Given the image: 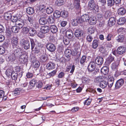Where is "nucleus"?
Returning a JSON list of instances; mask_svg holds the SVG:
<instances>
[{
	"mask_svg": "<svg viewBox=\"0 0 126 126\" xmlns=\"http://www.w3.org/2000/svg\"><path fill=\"white\" fill-rule=\"evenodd\" d=\"M62 16L64 17H66L68 16V13L65 11H62L61 12Z\"/></svg>",
	"mask_w": 126,
	"mask_h": 126,
	"instance_id": "obj_46",
	"label": "nucleus"
},
{
	"mask_svg": "<svg viewBox=\"0 0 126 126\" xmlns=\"http://www.w3.org/2000/svg\"><path fill=\"white\" fill-rule=\"evenodd\" d=\"M116 22V19L114 17L110 18L108 22V24L110 26H112L114 25Z\"/></svg>",
	"mask_w": 126,
	"mask_h": 126,
	"instance_id": "obj_18",
	"label": "nucleus"
},
{
	"mask_svg": "<svg viewBox=\"0 0 126 126\" xmlns=\"http://www.w3.org/2000/svg\"><path fill=\"white\" fill-rule=\"evenodd\" d=\"M26 12L29 14H32L34 12V9L31 7H29L27 8Z\"/></svg>",
	"mask_w": 126,
	"mask_h": 126,
	"instance_id": "obj_35",
	"label": "nucleus"
},
{
	"mask_svg": "<svg viewBox=\"0 0 126 126\" xmlns=\"http://www.w3.org/2000/svg\"><path fill=\"white\" fill-rule=\"evenodd\" d=\"M29 34L30 35L33 36L36 34V31L35 29L33 28H30L29 29Z\"/></svg>",
	"mask_w": 126,
	"mask_h": 126,
	"instance_id": "obj_20",
	"label": "nucleus"
},
{
	"mask_svg": "<svg viewBox=\"0 0 126 126\" xmlns=\"http://www.w3.org/2000/svg\"><path fill=\"white\" fill-rule=\"evenodd\" d=\"M37 82L36 80L34 79H32L30 82V85H29V88L31 89L34 87Z\"/></svg>",
	"mask_w": 126,
	"mask_h": 126,
	"instance_id": "obj_19",
	"label": "nucleus"
},
{
	"mask_svg": "<svg viewBox=\"0 0 126 126\" xmlns=\"http://www.w3.org/2000/svg\"><path fill=\"white\" fill-rule=\"evenodd\" d=\"M79 22H81L79 21V19H73L72 20V23L73 26L77 25L78 23Z\"/></svg>",
	"mask_w": 126,
	"mask_h": 126,
	"instance_id": "obj_38",
	"label": "nucleus"
},
{
	"mask_svg": "<svg viewBox=\"0 0 126 126\" xmlns=\"http://www.w3.org/2000/svg\"><path fill=\"white\" fill-rule=\"evenodd\" d=\"M48 22L50 23H52L54 22V20L52 17H49L48 18Z\"/></svg>",
	"mask_w": 126,
	"mask_h": 126,
	"instance_id": "obj_59",
	"label": "nucleus"
},
{
	"mask_svg": "<svg viewBox=\"0 0 126 126\" xmlns=\"http://www.w3.org/2000/svg\"><path fill=\"white\" fill-rule=\"evenodd\" d=\"M11 19L12 21L13 22H16L18 20L17 17L16 16H12V17Z\"/></svg>",
	"mask_w": 126,
	"mask_h": 126,
	"instance_id": "obj_57",
	"label": "nucleus"
},
{
	"mask_svg": "<svg viewBox=\"0 0 126 126\" xmlns=\"http://www.w3.org/2000/svg\"><path fill=\"white\" fill-rule=\"evenodd\" d=\"M119 64V62L118 61L113 63L112 64L111 66V68L113 70L116 69L118 67Z\"/></svg>",
	"mask_w": 126,
	"mask_h": 126,
	"instance_id": "obj_25",
	"label": "nucleus"
},
{
	"mask_svg": "<svg viewBox=\"0 0 126 126\" xmlns=\"http://www.w3.org/2000/svg\"><path fill=\"white\" fill-rule=\"evenodd\" d=\"M88 31L89 33L92 34L95 31V28L93 27H91L88 28Z\"/></svg>",
	"mask_w": 126,
	"mask_h": 126,
	"instance_id": "obj_47",
	"label": "nucleus"
},
{
	"mask_svg": "<svg viewBox=\"0 0 126 126\" xmlns=\"http://www.w3.org/2000/svg\"><path fill=\"white\" fill-rule=\"evenodd\" d=\"M41 60L43 62H45L48 59V58L46 55H43L41 57Z\"/></svg>",
	"mask_w": 126,
	"mask_h": 126,
	"instance_id": "obj_60",
	"label": "nucleus"
},
{
	"mask_svg": "<svg viewBox=\"0 0 126 126\" xmlns=\"http://www.w3.org/2000/svg\"><path fill=\"white\" fill-rule=\"evenodd\" d=\"M25 90V88H17L15 89L12 92V94L14 96L19 95L24 92Z\"/></svg>",
	"mask_w": 126,
	"mask_h": 126,
	"instance_id": "obj_2",
	"label": "nucleus"
},
{
	"mask_svg": "<svg viewBox=\"0 0 126 126\" xmlns=\"http://www.w3.org/2000/svg\"><path fill=\"white\" fill-rule=\"evenodd\" d=\"M12 70L10 69H7L6 71V75L7 76H9L11 75V74L12 73Z\"/></svg>",
	"mask_w": 126,
	"mask_h": 126,
	"instance_id": "obj_48",
	"label": "nucleus"
},
{
	"mask_svg": "<svg viewBox=\"0 0 126 126\" xmlns=\"http://www.w3.org/2000/svg\"><path fill=\"white\" fill-rule=\"evenodd\" d=\"M126 49V48L124 46H120L117 49V53L119 54H122L125 52Z\"/></svg>",
	"mask_w": 126,
	"mask_h": 126,
	"instance_id": "obj_8",
	"label": "nucleus"
},
{
	"mask_svg": "<svg viewBox=\"0 0 126 126\" xmlns=\"http://www.w3.org/2000/svg\"><path fill=\"white\" fill-rule=\"evenodd\" d=\"M5 48L3 46H0V54H3L5 52Z\"/></svg>",
	"mask_w": 126,
	"mask_h": 126,
	"instance_id": "obj_53",
	"label": "nucleus"
},
{
	"mask_svg": "<svg viewBox=\"0 0 126 126\" xmlns=\"http://www.w3.org/2000/svg\"><path fill=\"white\" fill-rule=\"evenodd\" d=\"M90 79L89 78L84 77L83 78L82 81L83 82L86 84L88 83L90 81Z\"/></svg>",
	"mask_w": 126,
	"mask_h": 126,
	"instance_id": "obj_52",
	"label": "nucleus"
},
{
	"mask_svg": "<svg viewBox=\"0 0 126 126\" xmlns=\"http://www.w3.org/2000/svg\"><path fill=\"white\" fill-rule=\"evenodd\" d=\"M114 0H107V4L108 6H112L114 3Z\"/></svg>",
	"mask_w": 126,
	"mask_h": 126,
	"instance_id": "obj_50",
	"label": "nucleus"
},
{
	"mask_svg": "<svg viewBox=\"0 0 126 126\" xmlns=\"http://www.w3.org/2000/svg\"><path fill=\"white\" fill-rule=\"evenodd\" d=\"M118 13L119 15H123L125 14L126 11L125 9L123 7H121L118 10Z\"/></svg>",
	"mask_w": 126,
	"mask_h": 126,
	"instance_id": "obj_26",
	"label": "nucleus"
},
{
	"mask_svg": "<svg viewBox=\"0 0 126 126\" xmlns=\"http://www.w3.org/2000/svg\"><path fill=\"white\" fill-rule=\"evenodd\" d=\"M31 61L32 62V66L34 68H38L40 65V63L38 61H34L33 60L32 58H31Z\"/></svg>",
	"mask_w": 126,
	"mask_h": 126,
	"instance_id": "obj_21",
	"label": "nucleus"
},
{
	"mask_svg": "<svg viewBox=\"0 0 126 126\" xmlns=\"http://www.w3.org/2000/svg\"><path fill=\"white\" fill-rule=\"evenodd\" d=\"M112 36V35L111 34H109L106 37V39L108 41H110L111 39Z\"/></svg>",
	"mask_w": 126,
	"mask_h": 126,
	"instance_id": "obj_61",
	"label": "nucleus"
},
{
	"mask_svg": "<svg viewBox=\"0 0 126 126\" xmlns=\"http://www.w3.org/2000/svg\"><path fill=\"white\" fill-rule=\"evenodd\" d=\"M11 14L9 12H7L5 14L4 17L5 19L6 20H9L11 19L12 17Z\"/></svg>",
	"mask_w": 126,
	"mask_h": 126,
	"instance_id": "obj_31",
	"label": "nucleus"
},
{
	"mask_svg": "<svg viewBox=\"0 0 126 126\" xmlns=\"http://www.w3.org/2000/svg\"><path fill=\"white\" fill-rule=\"evenodd\" d=\"M114 58L112 57L109 58L106 62V63L107 64V65H109L114 60Z\"/></svg>",
	"mask_w": 126,
	"mask_h": 126,
	"instance_id": "obj_45",
	"label": "nucleus"
},
{
	"mask_svg": "<svg viewBox=\"0 0 126 126\" xmlns=\"http://www.w3.org/2000/svg\"><path fill=\"white\" fill-rule=\"evenodd\" d=\"M89 18L90 17L89 15L86 14H84L81 17V22H88Z\"/></svg>",
	"mask_w": 126,
	"mask_h": 126,
	"instance_id": "obj_13",
	"label": "nucleus"
},
{
	"mask_svg": "<svg viewBox=\"0 0 126 126\" xmlns=\"http://www.w3.org/2000/svg\"><path fill=\"white\" fill-rule=\"evenodd\" d=\"M101 71L103 74L106 75L108 72V68L107 66H104L101 69Z\"/></svg>",
	"mask_w": 126,
	"mask_h": 126,
	"instance_id": "obj_30",
	"label": "nucleus"
},
{
	"mask_svg": "<svg viewBox=\"0 0 126 126\" xmlns=\"http://www.w3.org/2000/svg\"><path fill=\"white\" fill-rule=\"evenodd\" d=\"M93 39V38L90 35H88L87 37V40L89 42L91 41Z\"/></svg>",
	"mask_w": 126,
	"mask_h": 126,
	"instance_id": "obj_64",
	"label": "nucleus"
},
{
	"mask_svg": "<svg viewBox=\"0 0 126 126\" xmlns=\"http://www.w3.org/2000/svg\"><path fill=\"white\" fill-rule=\"evenodd\" d=\"M75 7L77 9L79 10V0H75L74 1Z\"/></svg>",
	"mask_w": 126,
	"mask_h": 126,
	"instance_id": "obj_42",
	"label": "nucleus"
},
{
	"mask_svg": "<svg viewBox=\"0 0 126 126\" xmlns=\"http://www.w3.org/2000/svg\"><path fill=\"white\" fill-rule=\"evenodd\" d=\"M23 47L26 49L27 50L29 49L30 47V44L29 42L25 45Z\"/></svg>",
	"mask_w": 126,
	"mask_h": 126,
	"instance_id": "obj_63",
	"label": "nucleus"
},
{
	"mask_svg": "<svg viewBox=\"0 0 126 126\" xmlns=\"http://www.w3.org/2000/svg\"><path fill=\"white\" fill-rule=\"evenodd\" d=\"M49 28L51 32L53 33H55L58 31V29L55 25H51L50 26Z\"/></svg>",
	"mask_w": 126,
	"mask_h": 126,
	"instance_id": "obj_27",
	"label": "nucleus"
},
{
	"mask_svg": "<svg viewBox=\"0 0 126 126\" xmlns=\"http://www.w3.org/2000/svg\"><path fill=\"white\" fill-rule=\"evenodd\" d=\"M30 41L31 46V49L32 51H35L36 52L38 53L39 51V48H37V47H36L34 49V48L35 46V43L34 42V40L32 38H30Z\"/></svg>",
	"mask_w": 126,
	"mask_h": 126,
	"instance_id": "obj_4",
	"label": "nucleus"
},
{
	"mask_svg": "<svg viewBox=\"0 0 126 126\" xmlns=\"http://www.w3.org/2000/svg\"><path fill=\"white\" fill-rule=\"evenodd\" d=\"M11 76L13 80H16L17 79L18 77L17 73L15 71H13Z\"/></svg>",
	"mask_w": 126,
	"mask_h": 126,
	"instance_id": "obj_29",
	"label": "nucleus"
},
{
	"mask_svg": "<svg viewBox=\"0 0 126 126\" xmlns=\"http://www.w3.org/2000/svg\"><path fill=\"white\" fill-rule=\"evenodd\" d=\"M124 83V81L122 79H120L116 82L115 85V87L117 89H118L123 85Z\"/></svg>",
	"mask_w": 126,
	"mask_h": 126,
	"instance_id": "obj_10",
	"label": "nucleus"
},
{
	"mask_svg": "<svg viewBox=\"0 0 126 126\" xmlns=\"http://www.w3.org/2000/svg\"><path fill=\"white\" fill-rule=\"evenodd\" d=\"M91 102V100L89 99V98H88L84 102V105H88L90 104Z\"/></svg>",
	"mask_w": 126,
	"mask_h": 126,
	"instance_id": "obj_55",
	"label": "nucleus"
},
{
	"mask_svg": "<svg viewBox=\"0 0 126 126\" xmlns=\"http://www.w3.org/2000/svg\"><path fill=\"white\" fill-rule=\"evenodd\" d=\"M65 74L62 72L60 73L58 75V77L60 78H63Z\"/></svg>",
	"mask_w": 126,
	"mask_h": 126,
	"instance_id": "obj_62",
	"label": "nucleus"
},
{
	"mask_svg": "<svg viewBox=\"0 0 126 126\" xmlns=\"http://www.w3.org/2000/svg\"><path fill=\"white\" fill-rule=\"evenodd\" d=\"M124 39V36L123 35H120L116 38V40L119 42H123Z\"/></svg>",
	"mask_w": 126,
	"mask_h": 126,
	"instance_id": "obj_37",
	"label": "nucleus"
},
{
	"mask_svg": "<svg viewBox=\"0 0 126 126\" xmlns=\"http://www.w3.org/2000/svg\"><path fill=\"white\" fill-rule=\"evenodd\" d=\"M11 29L13 32L16 33L18 32L20 29L17 26H15L12 27Z\"/></svg>",
	"mask_w": 126,
	"mask_h": 126,
	"instance_id": "obj_32",
	"label": "nucleus"
},
{
	"mask_svg": "<svg viewBox=\"0 0 126 126\" xmlns=\"http://www.w3.org/2000/svg\"><path fill=\"white\" fill-rule=\"evenodd\" d=\"M111 13L109 10H107L106 11L105 15V16L106 18H108L110 16Z\"/></svg>",
	"mask_w": 126,
	"mask_h": 126,
	"instance_id": "obj_58",
	"label": "nucleus"
},
{
	"mask_svg": "<svg viewBox=\"0 0 126 126\" xmlns=\"http://www.w3.org/2000/svg\"><path fill=\"white\" fill-rule=\"evenodd\" d=\"M49 29L48 26H42L40 29L41 32L43 33H46L48 32Z\"/></svg>",
	"mask_w": 126,
	"mask_h": 126,
	"instance_id": "obj_9",
	"label": "nucleus"
},
{
	"mask_svg": "<svg viewBox=\"0 0 126 126\" xmlns=\"http://www.w3.org/2000/svg\"><path fill=\"white\" fill-rule=\"evenodd\" d=\"M19 60L21 63H24L27 61V59L26 58L24 54H22L20 56L19 59Z\"/></svg>",
	"mask_w": 126,
	"mask_h": 126,
	"instance_id": "obj_11",
	"label": "nucleus"
},
{
	"mask_svg": "<svg viewBox=\"0 0 126 126\" xmlns=\"http://www.w3.org/2000/svg\"><path fill=\"white\" fill-rule=\"evenodd\" d=\"M103 58L100 56L97 57L95 60L96 63L99 65L102 64L103 63Z\"/></svg>",
	"mask_w": 126,
	"mask_h": 126,
	"instance_id": "obj_7",
	"label": "nucleus"
},
{
	"mask_svg": "<svg viewBox=\"0 0 126 126\" xmlns=\"http://www.w3.org/2000/svg\"><path fill=\"white\" fill-rule=\"evenodd\" d=\"M104 78L103 77L100 76L95 78L94 81L95 82L97 83L99 82L102 81L103 80Z\"/></svg>",
	"mask_w": 126,
	"mask_h": 126,
	"instance_id": "obj_36",
	"label": "nucleus"
},
{
	"mask_svg": "<svg viewBox=\"0 0 126 126\" xmlns=\"http://www.w3.org/2000/svg\"><path fill=\"white\" fill-rule=\"evenodd\" d=\"M99 44V41L96 39L94 40L92 43V47L94 49L96 48Z\"/></svg>",
	"mask_w": 126,
	"mask_h": 126,
	"instance_id": "obj_17",
	"label": "nucleus"
},
{
	"mask_svg": "<svg viewBox=\"0 0 126 126\" xmlns=\"http://www.w3.org/2000/svg\"><path fill=\"white\" fill-rule=\"evenodd\" d=\"M55 64L53 62H50L47 63L46 65V67L47 69L48 70H51L55 68Z\"/></svg>",
	"mask_w": 126,
	"mask_h": 126,
	"instance_id": "obj_12",
	"label": "nucleus"
},
{
	"mask_svg": "<svg viewBox=\"0 0 126 126\" xmlns=\"http://www.w3.org/2000/svg\"><path fill=\"white\" fill-rule=\"evenodd\" d=\"M16 56L14 53H13L9 54L8 57V59L11 62H13L15 60Z\"/></svg>",
	"mask_w": 126,
	"mask_h": 126,
	"instance_id": "obj_16",
	"label": "nucleus"
},
{
	"mask_svg": "<svg viewBox=\"0 0 126 126\" xmlns=\"http://www.w3.org/2000/svg\"><path fill=\"white\" fill-rule=\"evenodd\" d=\"M29 42V41L27 40H26L24 39H22L20 41V43L21 45L23 47L26 44Z\"/></svg>",
	"mask_w": 126,
	"mask_h": 126,
	"instance_id": "obj_44",
	"label": "nucleus"
},
{
	"mask_svg": "<svg viewBox=\"0 0 126 126\" xmlns=\"http://www.w3.org/2000/svg\"><path fill=\"white\" fill-rule=\"evenodd\" d=\"M57 71L56 70H54L51 72L47 74V77H48V78H49L51 76H53L56 73Z\"/></svg>",
	"mask_w": 126,
	"mask_h": 126,
	"instance_id": "obj_40",
	"label": "nucleus"
},
{
	"mask_svg": "<svg viewBox=\"0 0 126 126\" xmlns=\"http://www.w3.org/2000/svg\"><path fill=\"white\" fill-rule=\"evenodd\" d=\"M46 48L50 52H53L56 49L55 46L51 43H48L47 45Z\"/></svg>",
	"mask_w": 126,
	"mask_h": 126,
	"instance_id": "obj_3",
	"label": "nucleus"
},
{
	"mask_svg": "<svg viewBox=\"0 0 126 126\" xmlns=\"http://www.w3.org/2000/svg\"><path fill=\"white\" fill-rule=\"evenodd\" d=\"M95 64L94 62H91L88 66V69L89 72L94 71L95 68Z\"/></svg>",
	"mask_w": 126,
	"mask_h": 126,
	"instance_id": "obj_5",
	"label": "nucleus"
},
{
	"mask_svg": "<svg viewBox=\"0 0 126 126\" xmlns=\"http://www.w3.org/2000/svg\"><path fill=\"white\" fill-rule=\"evenodd\" d=\"M126 21V19L124 17L120 18L117 21L118 24L120 25L124 24Z\"/></svg>",
	"mask_w": 126,
	"mask_h": 126,
	"instance_id": "obj_22",
	"label": "nucleus"
},
{
	"mask_svg": "<svg viewBox=\"0 0 126 126\" xmlns=\"http://www.w3.org/2000/svg\"><path fill=\"white\" fill-rule=\"evenodd\" d=\"M65 56L67 58L70 57L72 54V52L71 50L69 49H67L65 50L64 52Z\"/></svg>",
	"mask_w": 126,
	"mask_h": 126,
	"instance_id": "obj_23",
	"label": "nucleus"
},
{
	"mask_svg": "<svg viewBox=\"0 0 126 126\" xmlns=\"http://www.w3.org/2000/svg\"><path fill=\"white\" fill-rule=\"evenodd\" d=\"M63 41L64 44L66 45H68L70 43V41L69 39L66 38H64Z\"/></svg>",
	"mask_w": 126,
	"mask_h": 126,
	"instance_id": "obj_56",
	"label": "nucleus"
},
{
	"mask_svg": "<svg viewBox=\"0 0 126 126\" xmlns=\"http://www.w3.org/2000/svg\"><path fill=\"white\" fill-rule=\"evenodd\" d=\"M55 3L56 5L60 6L64 3V0H57Z\"/></svg>",
	"mask_w": 126,
	"mask_h": 126,
	"instance_id": "obj_33",
	"label": "nucleus"
},
{
	"mask_svg": "<svg viewBox=\"0 0 126 126\" xmlns=\"http://www.w3.org/2000/svg\"><path fill=\"white\" fill-rule=\"evenodd\" d=\"M39 22L40 24L43 25L47 23V21L45 18L42 17L39 20Z\"/></svg>",
	"mask_w": 126,
	"mask_h": 126,
	"instance_id": "obj_34",
	"label": "nucleus"
},
{
	"mask_svg": "<svg viewBox=\"0 0 126 126\" xmlns=\"http://www.w3.org/2000/svg\"><path fill=\"white\" fill-rule=\"evenodd\" d=\"M84 34V32L80 30H76L74 33V34L77 37H80L82 36Z\"/></svg>",
	"mask_w": 126,
	"mask_h": 126,
	"instance_id": "obj_6",
	"label": "nucleus"
},
{
	"mask_svg": "<svg viewBox=\"0 0 126 126\" xmlns=\"http://www.w3.org/2000/svg\"><path fill=\"white\" fill-rule=\"evenodd\" d=\"M46 6L43 4H41L39 7V9L41 11L43 12L45 10V8Z\"/></svg>",
	"mask_w": 126,
	"mask_h": 126,
	"instance_id": "obj_54",
	"label": "nucleus"
},
{
	"mask_svg": "<svg viewBox=\"0 0 126 126\" xmlns=\"http://www.w3.org/2000/svg\"><path fill=\"white\" fill-rule=\"evenodd\" d=\"M53 9L51 7H49L47 8L46 12L48 14H51L52 13Z\"/></svg>",
	"mask_w": 126,
	"mask_h": 126,
	"instance_id": "obj_51",
	"label": "nucleus"
},
{
	"mask_svg": "<svg viewBox=\"0 0 126 126\" xmlns=\"http://www.w3.org/2000/svg\"><path fill=\"white\" fill-rule=\"evenodd\" d=\"M75 66L74 65H73L71 67V65L68 66L66 68V71H69L70 70V69H71V70L70 71V73H73L75 70Z\"/></svg>",
	"mask_w": 126,
	"mask_h": 126,
	"instance_id": "obj_39",
	"label": "nucleus"
},
{
	"mask_svg": "<svg viewBox=\"0 0 126 126\" xmlns=\"http://www.w3.org/2000/svg\"><path fill=\"white\" fill-rule=\"evenodd\" d=\"M86 56H83L80 61V63L81 64L84 63L86 62Z\"/></svg>",
	"mask_w": 126,
	"mask_h": 126,
	"instance_id": "obj_49",
	"label": "nucleus"
},
{
	"mask_svg": "<svg viewBox=\"0 0 126 126\" xmlns=\"http://www.w3.org/2000/svg\"><path fill=\"white\" fill-rule=\"evenodd\" d=\"M107 84L108 83L107 81H102L100 83V86L101 88L103 89L107 87Z\"/></svg>",
	"mask_w": 126,
	"mask_h": 126,
	"instance_id": "obj_28",
	"label": "nucleus"
},
{
	"mask_svg": "<svg viewBox=\"0 0 126 126\" xmlns=\"http://www.w3.org/2000/svg\"><path fill=\"white\" fill-rule=\"evenodd\" d=\"M88 7L91 10H94L96 12H98L99 10V7L96 5L93 0L89 1L88 3Z\"/></svg>",
	"mask_w": 126,
	"mask_h": 126,
	"instance_id": "obj_1",
	"label": "nucleus"
},
{
	"mask_svg": "<svg viewBox=\"0 0 126 126\" xmlns=\"http://www.w3.org/2000/svg\"><path fill=\"white\" fill-rule=\"evenodd\" d=\"M88 22L91 25H94L96 23V20L95 17L91 16L90 17Z\"/></svg>",
	"mask_w": 126,
	"mask_h": 126,
	"instance_id": "obj_15",
	"label": "nucleus"
},
{
	"mask_svg": "<svg viewBox=\"0 0 126 126\" xmlns=\"http://www.w3.org/2000/svg\"><path fill=\"white\" fill-rule=\"evenodd\" d=\"M17 39L16 37L13 38L12 40V44L14 47H16L18 44Z\"/></svg>",
	"mask_w": 126,
	"mask_h": 126,
	"instance_id": "obj_24",
	"label": "nucleus"
},
{
	"mask_svg": "<svg viewBox=\"0 0 126 126\" xmlns=\"http://www.w3.org/2000/svg\"><path fill=\"white\" fill-rule=\"evenodd\" d=\"M61 12L58 11H56L54 13L53 15L56 18H58L60 16Z\"/></svg>",
	"mask_w": 126,
	"mask_h": 126,
	"instance_id": "obj_41",
	"label": "nucleus"
},
{
	"mask_svg": "<svg viewBox=\"0 0 126 126\" xmlns=\"http://www.w3.org/2000/svg\"><path fill=\"white\" fill-rule=\"evenodd\" d=\"M29 29L27 27H23L22 29V32L24 34H26L29 32Z\"/></svg>",
	"mask_w": 126,
	"mask_h": 126,
	"instance_id": "obj_43",
	"label": "nucleus"
},
{
	"mask_svg": "<svg viewBox=\"0 0 126 126\" xmlns=\"http://www.w3.org/2000/svg\"><path fill=\"white\" fill-rule=\"evenodd\" d=\"M66 34L69 39H71L73 37V33L71 30H68L66 32Z\"/></svg>",
	"mask_w": 126,
	"mask_h": 126,
	"instance_id": "obj_14",
	"label": "nucleus"
}]
</instances>
